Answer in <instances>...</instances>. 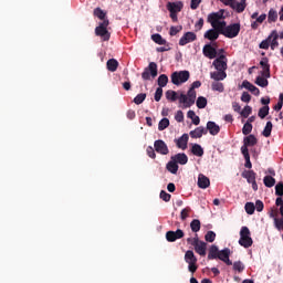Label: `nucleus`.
<instances>
[{"label": "nucleus", "instance_id": "52", "mask_svg": "<svg viewBox=\"0 0 283 283\" xmlns=\"http://www.w3.org/2000/svg\"><path fill=\"white\" fill-rule=\"evenodd\" d=\"M252 112H253V108L251 106H245L240 114L243 118H249Z\"/></svg>", "mask_w": 283, "mask_h": 283}, {"label": "nucleus", "instance_id": "49", "mask_svg": "<svg viewBox=\"0 0 283 283\" xmlns=\"http://www.w3.org/2000/svg\"><path fill=\"white\" fill-rule=\"evenodd\" d=\"M270 109L271 108L269 106H262L258 113L259 118H266V115L269 114Z\"/></svg>", "mask_w": 283, "mask_h": 283}, {"label": "nucleus", "instance_id": "25", "mask_svg": "<svg viewBox=\"0 0 283 283\" xmlns=\"http://www.w3.org/2000/svg\"><path fill=\"white\" fill-rule=\"evenodd\" d=\"M242 178H245L247 182H249V185H251L252 182H255V178L258 176V174H255V171L253 170H244L241 174Z\"/></svg>", "mask_w": 283, "mask_h": 283}, {"label": "nucleus", "instance_id": "29", "mask_svg": "<svg viewBox=\"0 0 283 283\" xmlns=\"http://www.w3.org/2000/svg\"><path fill=\"white\" fill-rule=\"evenodd\" d=\"M93 14L94 17H97L99 21H109V19H107V13L103 11V9H101L99 7L94 9Z\"/></svg>", "mask_w": 283, "mask_h": 283}, {"label": "nucleus", "instance_id": "2", "mask_svg": "<svg viewBox=\"0 0 283 283\" xmlns=\"http://www.w3.org/2000/svg\"><path fill=\"white\" fill-rule=\"evenodd\" d=\"M240 247H243L244 249H249L253 247V239L251 238V230H249V227L243 226L240 230V239H239Z\"/></svg>", "mask_w": 283, "mask_h": 283}, {"label": "nucleus", "instance_id": "53", "mask_svg": "<svg viewBox=\"0 0 283 283\" xmlns=\"http://www.w3.org/2000/svg\"><path fill=\"white\" fill-rule=\"evenodd\" d=\"M206 242H216V232L213 231H208L205 235Z\"/></svg>", "mask_w": 283, "mask_h": 283}, {"label": "nucleus", "instance_id": "61", "mask_svg": "<svg viewBox=\"0 0 283 283\" xmlns=\"http://www.w3.org/2000/svg\"><path fill=\"white\" fill-rule=\"evenodd\" d=\"M190 8L191 10H198L200 7V3H202V0H190Z\"/></svg>", "mask_w": 283, "mask_h": 283}, {"label": "nucleus", "instance_id": "44", "mask_svg": "<svg viewBox=\"0 0 283 283\" xmlns=\"http://www.w3.org/2000/svg\"><path fill=\"white\" fill-rule=\"evenodd\" d=\"M190 229L193 233H198V231H200V220L193 219L190 222Z\"/></svg>", "mask_w": 283, "mask_h": 283}, {"label": "nucleus", "instance_id": "13", "mask_svg": "<svg viewBox=\"0 0 283 283\" xmlns=\"http://www.w3.org/2000/svg\"><path fill=\"white\" fill-rule=\"evenodd\" d=\"M154 147L155 151L161 154V156H167V154H169V147H167V144L161 139L155 140Z\"/></svg>", "mask_w": 283, "mask_h": 283}, {"label": "nucleus", "instance_id": "19", "mask_svg": "<svg viewBox=\"0 0 283 283\" xmlns=\"http://www.w3.org/2000/svg\"><path fill=\"white\" fill-rule=\"evenodd\" d=\"M171 160H174L177 165H187V163H189V157H187V154L185 153H178L171 157Z\"/></svg>", "mask_w": 283, "mask_h": 283}, {"label": "nucleus", "instance_id": "57", "mask_svg": "<svg viewBox=\"0 0 283 283\" xmlns=\"http://www.w3.org/2000/svg\"><path fill=\"white\" fill-rule=\"evenodd\" d=\"M275 196H279V197L283 196V182H279L275 186Z\"/></svg>", "mask_w": 283, "mask_h": 283}, {"label": "nucleus", "instance_id": "6", "mask_svg": "<svg viewBox=\"0 0 283 283\" xmlns=\"http://www.w3.org/2000/svg\"><path fill=\"white\" fill-rule=\"evenodd\" d=\"M185 262L188 264V271L190 273H196L198 271V258L193 254V251L188 250L185 253Z\"/></svg>", "mask_w": 283, "mask_h": 283}, {"label": "nucleus", "instance_id": "46", "mask_svg": "<svg viewBox=\"0 0 283 283\" xmlns=\"http://www.w3.org/2000/svg\"><path fill=\"white\" fill-rule=\"evenodd\" d=\"M145 98H147V94H145V93H139V94L136 95V97L134 98L135 105H143V103H145Z\"/></svg>", "mask_w": 283, "mask_h": 283}, {"label": "nucleus", "instance_id": "47", "mask_svg": "<svg viewBox=\"0 0 283 283\" xmlns=\"http://www.w3.org/2000/svg\"><path fill=\"white\" fill-rule=\"evenodd\" d=\"M244 209L248 216H253V213H255V205L253 202H247Z\"/></svg>", "mask_w": 283, "mask_h": 283}, {"label": "nucleus", "instance_id": "41", "mask_svg": "<svg viewBox=\"0 0 283 283\" xmlns=\"http://www.w3.org/2000/svg\"><path fill=\"white\" fill-rule=\"evenodd\" d=\"M277 21V11L275 9H270L268 13V22L275 23Z\"/></svg>", "mask_w": 283, "mask_h": 283}, {"label": "nucleus", "instance_id": "39", "mask_svg": "<svg viewBox=\"0 0 283 283\" xmlns=\"http://www.w3.org/2000/svg\"><path fill=\"white\" fill-rule=\"evenodd\" d=\"M269 77L258 76L255 80V85H259V87H269Z\"/></svg>", "mask_w": 283, "mask_h": 283}, {"label": "nucleus", "instance_id": "16", "mask_svg": "<svg viewBox=\"0 0 283 283\" xmlns=\"http://www.w3.org/2000/svg\"><path fill=\"white\" fill-rule=\"evenodd\" d=\"M193 247L196 253H198L201 256L207 255V243L200 240H193Z\"/></svg>", "mask_w": 283, "mask_h": 283}, {"label": "nucleus", "instance_id": "15", "mask_svg": "<svg viewBox=\"0 0 283 283\" xmlns=\"http://www.w3.org/2000/svg\"><path fill=\"white\" fill-rule=\"evenodd\" d=\"M260 65L263 70V72H261V76H264L265 78H271V64H269V57H263L260 61Z\"/></svg>", "mask_w": 283, "mask_h": 283}, {"label": "nucleus", "instance_id": "24", "mask_svg": "<svg viewBox=\"0 0 283 283\" xmlns=\"http://www.w3.org/2000/svg\"><path fill=\"white\" fill-rule=\"evenodd\" d=\"M166 8H167V10L172 9V12H182V8H185V4L182 3V1L168 2Z\"/></svg>", "mask_w": 283, "mask_h": 283}, {"label": "nucleus", "instance_id": "9", "mask_svg": "<svg viewBox=\"0 0 283 283\" xmlns=\"http://www.w3.org/2000/svg\"><path fill=\"white\" fill-rule=\"evenodd\" d=\"M213 67L219 71V72H227L228 70V65H227V55L221 54L219 55V57H217L213 62H212Z\"/></svg>", "mask_w": 283, "mask_h": 283}, {"label": "nucleus", "instance_id": "59", "mask_svg": "<svg viewBox=\"0 0 283 283\" xmlns=\"http://www.w3.org/2000/svg\"><path fill=\"white\" fill-rule=\"evenodd\" d=\"M160 98H163V88L157 87L155 92V101L156 103H160Z\"/></svg>", "mask_w": 283, "mask_h": 283}, {"label": "nucleus", "instance_id": "8", "mask_svg": "<svg viewBox=\"0 0 283 283\" xmlns=\"http://www.w3.org/2000/svg\"><path fill=\"white\" fill-rule=\"evenodd\" d=\"M240 30H241V24L240 22L238 23H232L230 25H228L224 31H222V35L226 36V39H235V36H238V34H240Z\"/></svg>", "mask_w": 283, "mask_h": 283}, {"label": "nucleus", "instance_id": "48", "mask_svg": "<svg viewBox=\"0 0 283 283\" xmlns=\"http://www.w3.org/2000/svg\"><path fill=\"white\" fill-rule=\"evenodd\" d=\"M251 132H253V125L251 123L247 122L243 125L242 134H243V136H249V134H251Z\"/></svg>", "mask_w": 283, "mask_h": 283}, {"label": "nucleus", "instance_id": "12", "mask_svg": "<svg viewBox=\"0 0 283 283\" xmlns=\"http://www.w3.org/2000/svg\"><path fill=\"white\" fill-rule=\"evenodd\" d=\"M231 255V250L229 248H224L223 250L219 251L218 260H221V262H224L227 266H233V261L229 259Z\"/></svg>", "mask_w": 283, "mask_h": 283}, {"label": "nucleus", "instance_id": "27", "mask_svg": "<svg viewBox=\"0 0 283 283\" xmlns=\"http://www.w3.org/2000/svg\"><path fill=\"white\" fill-rule=\"evenodd\" d=\"M203 135H207V128L203 126H199L195 130L190 132V136L192 138H202Z\"/></svg>", "mask_w": 283, "mask_h": 283}, {"label": "nucleus", "instance_id": "7", "mask_svg": "<svg viewBox=\"0 0 283 283\" xmlns=\"http://www.w3.org/2000/svg\"><path fill=\"white\" fill-rule=\"evenodd\" d=\"M158 76V64L156 62H150L148 67L142 73V78L144 81H149V78H156Z\"/></svg>", "mask_w": 283, "mask_h": 283}, {"label": "nucleus", "instance_id": "32", "mask_svg": "<svg viewBox=\"0 0 283 283\" xmlns=\"http://www.w3.org/2000/svg\"><path fill=\"white\" fill-rule=\"evenodd\" d=\"M106 67L108 72H116L118 70V61L116 59H109L106 62Z\"/></svg>", "mask_w": 283, "mask_h": 283}, {"label": "nucleus", "instance_id": "10", "mask_svg": "<svg viewBox=\"0 0 283 283\" xmlns=\"http://www.w3.org/2000/svg\"><path fill=\"white\" fill-rule=\"evenodd\" d=\"M185 238V231L177 229L176 231L166 232L167 242H176V240H182Z\"/></svg>", "mask_w": 283, "mask_h": 283}, {"label": "nucleus", "instance_id": "20", "mask_svg": "<svg viewBox=\"0 0 283 283\" xmlns=\"http://www.w3.org/2000/svg\"><path fill=\"white\" fill-rule=\"evenodd\" d=\"M175 143L179 149H187V144L189 143V135L184 134L181 137L178 139H175Z\"/></svg>", "mask_w": 283, "mask_h": 283}, {"label": "nucleus", "instance_id": "5", "mask_svg": "<svg viewBox=\"0 0 283 283\" xmlns=\"http://www.w3.org/2000/svg\"><path fill=\"white\" fill-rule=\"evenodd\" d=\"M179 103L184 105L185 108H189L192 105L196 104V91L193 88H189V91L186 94H180L179 96Z\"/></svg>", "mask_w": 283, "mask_h": 283}, {"label": "nucleus", "instance_id": "22", "mask_svg": "<svg viewBox=\"0 0 283 283\" xmlns=\"http://www.w3.org/2000/svg\"><path fill=\"white\" fill-rule=\"evenodd\" d=\"M211 185V181L209 178L202 174L199 175L198 177V188L199 189H207Z\"/></svg>", "mask_w": 283, "mask_h": 283}, {"label": "nucleus", "instance_id": "14", "mask_svg": "<svg viewBox=\"0 0 283 283\" xmlns=\"http://www.w3.org/2000/svg\"><path fill=\"white\" fill-rule=\"evenodd\" d=\"M198 39V35L196 33L188 31L186 32L179 40V45L185 46L188 43H193Z\"/></svg>", "mask_w": 283, "mask_h": 283}, {"label": "nucleus", "instance_id": "11", "mask_svg": "<svg viewBox=\"0 0 283 283\" xmlns=\"http://www.w3.org/2000/svg\"><path fill=\"white\" fill-rule=\"evenodd\" d=\"M258 145V138L255 135H248L243 138V146L241 147V153H244V149L249 151V147H255Z\"/></svg>", "mask_w": 283, "mask_h": 283}, {"label": "nucleus", "instance_id": "64", "mask_svg": "<svg viewBox=\"0 0 283 283\" xmlns=\"http://www.w3.org/2000/svg\"><path fill=\"white\" fill-rule=\"evenodd\" d=\"M146 151H147V156H149V158H153V159L156 158V150H154V147L148 146Z\"/></svg>", "mask_w": 283, "mask_h": 283}, {"label": "nucleus", "instance_id": "35", "mask_svg": "<svg viewBox=\"0 0 283 283\" xmlns=\"http://www.w3.org/2000/svg\"><path fill=\"white\" fill-rule=\"evenodd\" d=\"M151 40L154 43H157V45H167V40H165L159 33L153 34Z\"/></svg>", "mask_w": 283, "mask_h": 283}, {"label": "nucleus", "instance_id": "45", "mask_svg": "<svg viewBox=\"0 0 283 283\" xmlns=\"http://www.w3.org/2000/svg\"><path fill=\"white\" fill-rule=\"evenodd\" d=\"M167 127H169V118L164 117L158 124V129L159 132H165Z\"/></svg>", "mask_w": 283, "mask_h": 283}, {"label": "nucleus", "instance_id": "33", "mask_svg": "<svg viewBox=\"0 0 283 283\" xmlns=\"http://www.w3.org/2000/svg\"><path fill=\"white\" fill-rule=\"evenodd\" d=\"M166 169L170 174H175L176 175V174H178V164L174 159H170L168 161V164L166 165Z\"/></svg>", "mask_w": 283, "mask_h": 283}, {"label": "nucleus", "instance_id": "42", "mask_svg": "<svg viewBox=\"0 0 283 283\" xmlns=\"http://www.w3.org/2000/svg\"><path fill=\"white\" fill-rule=\"evenodd\" d=\"M196 104H197L198 109H205V107H207V97L199 96L197 98Z\"/></svg>", "mask_w": 283, "mask_h": 283}, {"label": "nucleus", "instance_id": "54", "mask_svg": "<svg viewBox=\"0 0 283 283\" xmlns=\"http://www.w3.org/2000/svg\"><path fill=\"white\" fill-rule=\"evenodd\" d=\"M189 213H191V208L187 207L182 209L180 212L181 220H187V218H189Z\"/></svg>", "mask_w": 283, "mask_h": 283}, {"label": "nucleus", "instance_id": "58", "mask_svg": "<svg viewBox=\"0 0 283 283\" xmlns=\"http://www.w3.org/2000/svg\"><path fill=\"white\" fill-rule=\"evenodd\" d=\"M181 30H182V25L171 27L169 34H170V36H176V34H178V32H180Z\"/></svg>", "mask_w": 283, "mask_h": 283}, {"label": "nucleus", "instance_id": "62", "mask_svg": "<svg viewBox=\"0 0 283 283\" xmlns=\"http://www.w3.org/2000/svg\"><path fill=\"white\" fill-rule=\"evenodd\" d=\"M175 119L177 120V123H182V120H185V114L182 113V111H178L176 113Z\"/></svg>", "mask_w": 283, "mask_h": 283}, {"label": "nucleus", "instance_id": "31", "mask_svg": "<svg viewBox=\"0 0 283 283\" xmlns=\"http://www.w3.org/2000/svg\"><path fill=\"white\" fill-rule=\"evenodd\" d=\"M191 154L201 158V156H205V149H202V146H200V144H193L191 147Z\"/></svg>", "mask_w": 283, "mask_h": 283}, {"label": "nucleus", "instance_id": "50", "mask_svg": "<svg viewBox=\"0 0 283 283\" xmlns=\"http://www.w3.org/2000/svg\"><path fill=\"white\" fill-rule=\"evenodd\" d=\"M232 266L233 271H238V273H242V271H244V263H242V261H237L232 263Z\"/></svg>", "mask_w": 283, "mask_h": 283}, {"label": "nucleus", "instance_id": "4", "mask_svg": "<svg viewBox=\"0 0 283 283\" xmlns=\"http://www.w3.org/2000/svg\"><path fill=\"white\" fill-rule=\"evenodd\" d=\"M191 74L189 71H175L170 75V80L172 85H182V83H187L189 81Z\"/></svg>", "mask_w": 283, "mask_h": 283}, {"label": "nucleus", "instance_id": "28", "mask_svg": "<svg viewBox=\"0 0 283 283\" xmlns=\"http://www.w3.org/2000/svg\"><path fill=\"white\" fill-rule=\"evenodd\" d=\"M269 36H271V41H270L271 50H275V48L280 45V43L277 42V39H280V34L277 33L276 30H274L271 32Z\"/></svg>", "mask_w": 283, "mask_h": 283}, {"label": "nucleus", "instance_id": "38", "mask_svg": "<svg viewBox=\"0 0 283 283\" xmlns=\"http://www.w3.org/2000/svg\"><path fill=\"white\" fill-rule=\"evenodd\" d=\"M271 132H273V123L272 122H266V125L262 132V136L265 138L271 137Z\"/></svg>", "mask_w": 283, "mask_h": 283}, {"label": "nucleus", "instance_id": "18", "mask_svg": "<svg viewBox=\"0 0 283 283\" xmlns=\"http://www.w3.org/2000/svg\"><path fill=\"white\" fill-rule=\"evenodd\" d=\"M206 129L211 136H218L220 134V126L216 122H208Z\"/></svg>", "mask_w": 283, "mask_h": 283}, {"label": "nucleus", "instance_id": "43", "mask_svg": "<svg viewBox=\"0 0 283 283\" xmlns=\"http://www.w3.org/2000/svg\"><path fill=\"white\" fill-rule=\"evenodd\" d=\"M166 98L167 101H171L172 103L178 101V93H176V91H167L166 92Z\"/></svg>", "mask_w": 283, "mask_h": 283}, {"label": "nucleus", "instance_id": "36", "mask_svg": "<svg viewBox=\"0 0 283 283\" xmlns=\"http://www.w3.org/2000/svg\"><path fill=\"white\" fill-rule=\"evenodd\" d=\"M167 83H169V77L167 76V74L159 75L157 84L161 90L163 87H167Z\"/></svg>", "mask_w": 283, "mask_h": 283}, {"label": "nucleus", "instance_id": "21", "mask_svg": "<svg viewBox=\"0 0 283 283\" xmlns=\"http://www.w3.org/2000/svg\"><path fill=\"white\" fill-rule=\"evenodd\" d=\"M232 10H235V12H238L239 14L244 12V10H247V0H241L240 2L238 1H233L232 2Z\"/></svg>", "mask_w": 283, "mask_h": 283}, {"label": "nucleus", "instance_id": "26", "mask_svg": "<svg viewBox=\"0 0 283 283\" xmlns=\"http://www.w3.org/2000/svg\"><path fill=\"white\" fill-rule=\"evenodd\" d=\"M210 78H212V81H224V78H227V71H214L210 73Z\"/></svg>", "mask_w": 283, "mask_h": 283}, {"label": "nucleus", "instance_id": "60", "mask_svg": "<svg viewBox=\"0 0 283 283\" xmlns=\"http://www.w3.org/2000/svg\"><path fill=\"white\" fill-rule=\"evenodd\" d=\"M242 103H251V94L249 92H243L241 95Z\"/></svg>", "mask_w": 283, "mask_h": 283}, {"label": "nucleus", "instance_id": "63", "mask_svg": "<svg viewBox=\"0 0 283 283\" xmlns=\"http://www.w3.org/2000/svg\"><path fill=\"white\" fill-rule=\"evenodd\" d=\"M254 209L259 212L264 211V202H262V200H256Z\"/></svg>", "mask_w": 283, "mask_h": 283}, {"label": "nucleus", "instance_id": "55", "mask_svg": "<svg viewBox=\"0 0 283 283\" xmlns=\"http://www.w3.org/2000/svg\"><path fill=\"white\" fill-rule=\"evenodd\" d=\"M159 197H160L161 200H164V202H169V200H171V195L168 193V192L165 191V190H161V191H160Z\"/></svg>", "mask_w": 283, "mask_h": 283}, {"label": "nucleus", "instance_id": "3", "mask_svg": "<svg viewBox=\"0 0 283 283\" xmlns=\"http://www.w3.org/2000/svg\"><path fill=\"white\" fill-rule=\"evenodd\" d=\"M109 27V20L99 22L98 27L95 28V35L101 36L102 41H109L112 33L107 30Z\"/></svg>", "mask_w": 283, "mask_h": 283}, {"label": "nucleus", "instance_id": "56", "mask_svg": "<svg viewBox=\"0 0 283 283\" xmlns=\"http://www.w3.org/2000/svg\"><path fill=\"white\" fill-rule=\"evenodd\" d=\"M274 224L277 231H283V218L281 219L274 218Z\"/></svg>", "mask_w": 283, "mask_h": 283}, {"label": "nucleus", "instance_id": "1", "mask_svg": "<svg viewBox=\"0 0 283 283\" xmlns=\"http://www.w3.org/2000/svg\"><path fill=\"white\" fill-rule=\"evenodd\" d=\"M222 19H224V10L220 9L218 12L208 14L207 21L214 30H218L222 34L226 28H228L227 21H222Z\"/></svg>", "mask_w": 283, "mask_h": 283}, {"label": "nucleus", "instance_id": "23", "mask_svg": "<svg viewBox=\"0 0 283 283\" xmlns=\"http://www.w3.org/2000/svg\"><path fill=\"white\" fill-rule=\"evenodd\" d=\"M220 31L216 30V29H210L205 33V39H208V41H218L219 36H220Z\"/></svg>", "mask_w": 283, "mask_h": 283}, {"label": "nucleus", "instance_id": "37", "mask_svg": "<svg viewBox=\"0 0 283 283\" xmlns=\"http://www.w3.org/2000/svg\"><path fill=\"white\" fill-rule=\"evenodd\" d=\"M211 90L213 92L222 93V92H224V84L222 82L214 81L211 84Z\"/></svg>", "mask_w": 283, "mask_h": 283}, {"label": "nucleus", "instance_id": "30", "mask_svg": "<svg viewBox=\"0 0 283 283\" xmlns=\"http://www.w3.org/2000/svg\"><path fill=\"white\" fill-rule=\"evenodd\" d=\"M219 254L220 250L217 248V245H211L208 253V260H218Z\"/></svg>", "mask_w": 283, "mask_h": 283}, {"label": "nucleus", "instance_id": "40", "mask_svg": "<svg viewBox=\"0 0 283 283\" xmlns=\"http://www.w3.org/2000/svg\"><path fill=\"white\" fill-rule=\"evenodd\" d=\"M263 184L271 189V187H275V178H273V176H265L263 178Z\"/></svg>", "mask_w": 283, "mask_h": 283}, {"label": "nucleus", "instance_id": "51", "mask_svg": "<svg viewBox=\"0 0 283 283\" xmlns=\"http://www.w3.org/2000/svg\"><path fill=\"white\" fill-rule=\"evenodd\" d=\"M270 45H271V36H268V39L263 40L259 44V48H260V50H269Z\"/></svg>", "mask_w": 283, "mask_h": 283}, {"label": "nucleus", "instance_id": "17", "mask_svg": "<svg viewBox=\"0 0 283 283\" xmlns=\"http://www.w3.org/2000/svg\"><path fill=\"white\" fill-rule=\"evenodd\" d=\"M202 52L207 59H216L218 56V51L211 44H206Z\"/></svg>", "mask_w": 283, "mask_h": 283}, {"label": "nucleus", "instance_id": "34", "mask_svg": "<svg viewBox=\"0 0 283 283\" xmlns=\"http://www.w3.org/2000/svg\"><path fill=\"white\" fill-rule=\"evenodd\" d=\"M242 156L244 157L245 164L244 167L247 169H252L253 164H251V155H249V150H247V148L243 149V153H241Z\"/></svg>", "mask_w": 283, "mask_h": 283}]
</instances>
